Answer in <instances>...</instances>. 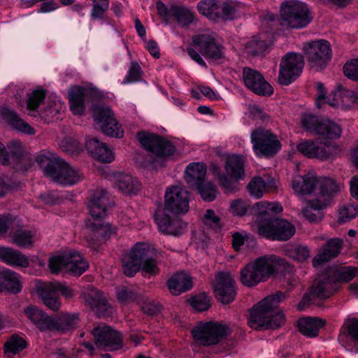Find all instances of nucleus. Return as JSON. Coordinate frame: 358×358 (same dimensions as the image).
Listing matches in <instances>:
<instances>
[{
    "instance_id": "1",
    "label": "nucleus",
    "mask_w": 358,
    "mask_h": 358,
    "mask_svg": "<svg viewBox=\"0 0 358 358\" xmlns=\"http://www.w3.org/2000/svg\"><path fill=\"white\" fill-rule=\"evenodd\" d=\"M285 299L281 292L262 299L250 311L248 324L253 329H275L284 322V315L278 309L279 303Z\"/></svg>"
},
{
    "instance_id": "2",
    "label": "nucleus",
    "mask_w": 358,
    "mask_h": 358,
    "mask_svg": "<svg viewBox=\"0 0 358 358\" xmlns=\"http://www.w3.org/2000/svg\"><path fill=\"white\" fill-rule=\"evenodd\" d=\"M36 162L45 176L59 184L73 185L83 179V175L79 170L55 155H46L41 153L36 157Z\"/></svg>"
},
{
    "instance_id": "3",
    "label": "nucleus",
    "mask_w": 358,
    "mask_h": 358,
    "mask_svg": "<svg viewBox=\"0 0 358 358\" xmlns=\"http://www.w3.org/2000/svg\"><path fill=\"white\" fill-rule=\"evenodd\" d=\"M150 248L145 243H136L127 254L122 256L124 273L133 277L141 268L145 276L150 277L158 273L159 268L155 260L149 257Z\"/></svg>"
},
{
    "instance_id": "4",
    "label": "nucleus",
    "mask_w": 358,
    "mask_h": 358,
    "mask_svg": "<svg viewBox=\"0 0 358 358\" xmlns=\"http://www.w3.org/2000/svg\"><path fill=\"white\" fill-rule=\"evenodd\" d=\"M281 264H284V261L275 255L260 257L241 269L240 280L245 286H256L267 280Z\"/></svg>"
},
{
    "instance_id": "5",
    "label": "nucleus",
    "mask_w": 358,
    "mask_h": 358,
    "mask_svg": "<svg viewBox=\"0 0 358 358\" xmlns=\"http://www.w3.org/2000/svg\"><path fill=\"white\" fill-rule=\"evenodd\" d=\"M45 92L43 90H33L28 94L27 108L29 115L36 117L38 115L46 122H53L57 120L58 115L65 109V105L61 99L57 96L48 97L43 103L38 112L37 108L42 101L45 99Z\"/></svg>"
},
{
    "instance_id": "6",
    "label": "nucleus",
    "mask_w": 358,
    "mask_h": 358,
    "mask_svg": "<svg viewBox=\"0 0 358 358\" xmlns=\"http://www.w3.org/2000/svg\"><path fill=\"white\" fill-rule=\"evenodd\" d=\"M110 204L108 192L103 189H96L88 203L90 213L94 222L90 221L88 227L94 232V236L105 238L110 234V225L101 220L106 215L107 207Z\"/></svg>"
},
{
    "instance_id": "7",
    "label": "nucleus",
    "mask_w": 358,
    "mask_h": 358,
    "mask_svg": "<svg viewBox=\"0 0 358 358\" xmlns=\"http://www.w3.org/2000/svg\"><path fill=\"white\" fill-rule=\"evenodd\" d=\"M312 20L310 8L305 3L291 0L281 4L279 23L282 27L302 29L308 26Z\"/></svg>"
},
{
    "instance_id": "8",
    "label": "nucleus",
    "mask_w": 358,
    "mask_h": 358,
    "mask_svg": "<svg viewBox=\"0 0 358 358\" xmlns=\"http://www.w3.org/2000/svg\"><path fill=\"white\" fill-rule=\"evenodd\" d=\"M194 48H188L189 57L198 64L206 67V62L200 53L207 59L218 60L224 57L223 46L215 41V38L208 34H198L192 38Z\"/></svg>"
},
{
    "instance_id": "9",
    "label": "nucleus",
    "mask_w": 358,
    "mask_h": 358,
    "mask_svg": "<svg viewBox=\"0 0 358 358\" xmlns=\"http://www.w3.org/2000/svg\"><path fill=\"white\" fill-rule=\"evenodd\" d=\"M198 345L211 346L218 344L230 334L229 327L219 322H200L191 331Z\"/></svg>"
},
{
    "instance_id": "10",
    "label": "nucleus",
    "mask_w": 358,
    "mask_h": 358,
    "mask_svg": "<svg viewBox=\"0 0 358 358\" xmlns=\"http://www.w3.org/2000/svg\"><path fill=\"white\" fill-rule=\"evenodd\" d=\"M295 231V227L285 220L269 218L257 224L259 236L271 241H287L294 235Z\"/></svg>"
},
{
    "instance_id": "11",
    "label": "nucleus",
    "mask_w": 358,
    "mask_h": 358,
    "mask_svg": "<svg viewBox=\"0 0 358 358\" xmlns=\"http://www.w3.org/2000/svg\"><path fill=\"white\" fill-rule=\"evenodd\" d=\"M250 138L254 152L258 157H272L281 148L277 136L262 127L253 130Z\"/></svg>"
},
{
    "instance_id": "12",
    "label": "nucleus",
    "mask_w": 358,
    "mask_h": 358,
    "mask_svg": "<svg viewBox=\"0 0 358 358\" xmlns=\"http://www.w3.org/2000/svg\"><path fill=\"white\" fill-rule=\"evenodd\" d=\"M189 192L182 186L172 185L164 194V210L173 215L185 213L189 210Z\"/></svg>"
},
{
    "instance_id": "13",
    "label": "nucleus",
    "mask_w": 358,
    "mask_h": 358,
    "mask_svg": "<svg viewBox=\"0 0 358 358\" xmlns=\"http://www.w3.org/2000/svg\"><path fill=\"white\" fill-rule=\"evenodd\" d=\"M94 122L99 126L103 133L116 138L123 136V130L114 117L112 110L105 106L94 105L92 108Z\"/></svg>"
},
{
    "instance_id": "14",
    "label": "nucleus",
    "mask_w": 358,
    "mask_h": 358,
    "mask_svg": "<svg viewBox=\"0 0 358 358\" xmlns=\"http://www.w3.org/2000/svg\"><path fill=\"white\" fill-rule=\"evenodd\" d=\"M301 55L289 52L284 56L280 64L278 82L282 85H289L301 73L303 68Z\"/></svg>"
},
{
    "instance_id": "15",
    "label": "nucleus",
    "mask_w": 358,
    "mask_h": 358,
    "mask_svg": "<svg viewBox=\"0 0 358 358\" xmlns=\"http://www.w3.org/2000/svg\"><path fill=\"white\" fill-rule=\"evenodd\" d=\"M136 138L145 150L157 157L170 156L176 151L172 143L150 132H138Z\"/></svg>"
},
{
    "instance_id": "16",
    "label": "nucleus",
    "mask_w": 358,
    "mask_h": 358,
    "mask_svg": "<svg viewBox=\"0 0 358 358\" xmlns=\"http://www.w3.org/2000/svg\"><path fill=\"white\" fill-rule=\"evenodd\" d=\"M308 62L311 68L320 71L326 67L331 57V50L327 41H313L305 47Z\"/></svg>"
},
{
    "instance_id": "17",
    "label": "nucleus",
    "mask_w": 358,
    "mask_h": 358,
    "mask_svg": "<svg viewBox=\"0 0 358 358\" xmlns=\"http://www.w3.org/2000/svg\"><path fill=\"white\" fill-rule=\"evenodd\" d=\"M92 334L95 338L96 347L100 349L114 351L122 346L120 334L108 326L99 324L93 329Z\"/></svg>"
},
{
    "instance_id": "18",
    "label": "nucleus",
    "mask_w": 358,
    "mask_h": 358,
    "mask_svg": "<svg viewBox=\"0 0 358 358\" xmlns=\"http://www.w3.org/2000/svg\"><path fill=\"white\" fill-rule=\"evenodd\" d=\"M217 299L224 304L234 301L236 296L234 280L229 272L217 273L213 282Z\"/></svg>"
},
{
    "instance_id": "19",
    "label": "nucleus",
    "mask_w": 358,
    "mask_h": 358,
    "mask_svg": "<svg viewBox=\"0 0 358 358\" xmlns=\"http://www.w3.org/2000/svg\"><path fill=\"white\" fill-rule=\"evenodd\" d=\"M242 78L245 85L254 93L261 96H270L273 93L271 85L257 71L249 67H244Z\"/></svg>"
},
{
    "instance_id": "20",
    "label": "nucleus",
    "mask_w": 358,
    "mask_h": 358,
    "mask_svg": "<svg viewBox=\"0 0 358 358\" xmlns=\"http://www.w3.org/2000/svg\"><path fill=\"white\" fill-rule=\"evenodd\" d=\"M82 296L85 303L91 307L98 317H106L111 313V308L106 296L99 289L88 285Z\"/></svg>"
},
{
    "instance_id": "21",
    "label": "nucleus",
    "mask_w": 358,
    "mask_h": 358,
    "mask_svg": "<svg viewBox=\"0 0 358 358\" xmlns=\"http://www.w3.org/2000/svg\"><path fill=\"white\" fill-rule=\"evenodd\" d=\"M36 291L43 303L52 311H58L62 307V301L53 282L40 283Z\"/></svg>"
},
{
    "instance_id": "22",
    "label": "nucleus",
    "mask_w": 358,
    "mask_h": 358,
    "mask_svg": "<svg viewBox=\"0 0 358 358\" xmlns=\"http://www.w3.org/2000/svg\"><path fill=\"white\" fill-rule=\"evenodd\" d=\"M169 213L157 212L155 215V220L161 232L166 234L178 236L182 234L186 224L179 218L174 217H171Z\"/></svg>"
},
{
    "instance_id": "23",
    "label": "nucleus",
    "mask_w": 358,
    "mask_h": 358,
    "mask_svg": "<svg viewBox=\"0 0 358 358\" xmlns=\"http://www.w3.org/2000/svg\"><path fill=\"white\" fill-rule=\"evenodd\" d=\"M297 150L310 158L327 159L331 155V148L319 141L305 140L297 145Z\"/></svg>"
},
{
    "instance_id": "24",
    "label": "nucleus",
    "mask_w": 358,
    "mask_h": 358,
    "mask_svg": "<svg viewBox=\"0 0 358 358\" xmlns=\"http://www.w3.org/2000/svg\"><path fill=\"white\" fill-rule=\"evenodd\" d=\"M342 245L343 242L339 238L329 239L313 259V266L314 267L322 266L337 257L341 252Z\"/></svg>"
},
{
    "instance_id": "25",
    "label": "nucleus",
    "mask_w": 358,
    "mask_h": 358,
    "mask_svg": "<svg viewBox=\"0 0 358 358\" xmlns=\"http://www.w3.org/2000/svg\"><path fill=\"white\" fill-rule=\"evenodd\" d=\"M0 117L13 129L27 135H34L35 129L22 119L10 107L0 108Z\"/></svg>"
},
{
    "instance_id": "26",
    "label": "nucleus",
    "mask_w": 358,
    "mask_h": 358,
    "mask_svg": "<svg viewBox=\"0 0 358 358\" xmlns=\"http://www.w3.org/2000/svg\"><path fill=\"white\" fill-rule=\"evenodd\" d=\"M86 148L92 157L101 162L110 163L114 159V154L106 143L96 138H89L86 141Z\"/></svg>"
},
{
    "instance_id": "27",
    "label": "nucleus",
    "mask_w": 358,
    "mask_h": 358,
    "mask_svg": "<svg viewBox=\"0 0 358 358\" xmlns=\"http://www.w3.org/2000/svg\"><path fill=\"white\" fill-rule=\"evenodd\" d=\"M90 92L80 87L73 88L69 94L70 108L74 115L83 114L85 103L88 100Z\"/></svg>"
},
{
    "instance_id": "28",
    "label": "nucleus",
    "mask_w": 358,
    "mask_h": 358,
    "mask_svg": "<svg viewBox=\"0 0 358 358\" xmlns=\"http://www.w3.org/2000/svg\"><path fill=\"white\" fill-rule=\"evenodd\" d=\"M167 285L173 295H180L192 287V278L185 272L173 274L168 280Z\"/></svg>"
},
{
    "instance_id": "29",
    "label": "nucleus",
    "mask_w": 358,
    "mask_h": 358,
    "mask_svg": "<svg viewBox=\"0 0 358 358\" xmlns=\"http://www.w3.org/2000/svg\"><path fill=\"white\" fill-rule=\"evenodd\" d=\"M115 184L119 191L127 195L135 194L141 188L137 178L124 173H118L115 176Z\"/></svg>"
},
{
    "instance_id": "30",
    "label": "nucleus",
    "mask_w": 358,
    "mask_h": 358,
    "mask_svg": "<svg viewBox=\"0 0 358 358\" xmlns=\"http://www.w3.org/2000/svg\"><path fill=\"white\" fill-rule=\"evenodd\" d=\"M337 289V285L332 278L325 277L313 282L310 293L319 299H326L331 296Z\"/></svg>"
},
{
    "instance_id": "31",
    "label": "nucleus",
    "mask_w": 358,
    "mask_h": 358,
    "mask_svg": "<svg viewBox=\"0 0 358 358\" xmlns=\"http://www.w3.org/2000/svg\"><path fill=\"white\" fill-rule=\"evenodd\" d=\"M0 260L10 266L24 268L29 266V260L24 255L10 248L0 247Z\"/></svg>"
},
{
    "instance_id": "32",
    "label": "nucleus",
    "mask_w": 358,
    "mask_h": 358,
    "mask_svg": "<svg viewBox=\"0 0 358 358\" xmlns=\"http://www.w3.org/2000/svg\"><path fill=\"white\" fill-rule=\"evenodd\" d=\"M24 313L41 331L50 329L52 325V317L48 316L42 310L31 306L24 310Z\"/></svg>"
},
{
    "instance_id": "33",
    "label": "nucleus",
    "mask_w": 358,
    "mask_h": 358,
    "mask_svg": "<svg viewBox=\"0 0 358 358\" xmlns=\"http://www.w3.org/2000/svg\"><path fill=\"white\" fill-rule=\"evenodd\" d=\"M317 179L312 173H308L303 176H297L292 180V188L299 194H310L316 188Z\"/></svg>"
},
{
    "instance_id": "34",
    "label": "nucleus",
    "mask_w": 358,
    "mask_h": 358,
    "mask_svg": "<svg viewBox=\"0 0 358 358\" xmlns=\"http://www.w3.org/2000/svg\"><path fill=\"white\" fill-rule=\"evenodd\" d=\"M325 324V321L319 317H307L298 321L299 331L304 336L313 338L318 335L319 330Z\"/></svg>"
},
{
    "instance_id": "35",
    "label": "nucleus",
    "mask_w": 358,
    "mask_h": 358,
    "mask_svg": "<svg viewBox=\"0 0 358 358\" xmlns=\"http://www.w3.org/2000/svg\"><path fill=\"white\" fill-rule=\"evenodd\" d=\"M207 169L203 163L189 164L185 170V179L190 186H196L204 181Z\"/></svg>"
},
{
    "instance_id": "36",
    "label": "nucleus",
    "mask_w": 358,
    "mask_h": 358,
    "mask_svg": "<svg viewBox=\"0 0 358 358\" xmlns=\"http://www.w3.org/2000/svg\"><path fill=\"white\" fill-rule=\"evenodd\" d=\"M225 171L228 176L236 180L244 177V159L241 155H231L226 158Z\"/></svg>"
},
{
    "instance_id": "37",
    "label": "nucleus",
    "mask_w": 358,
    "mask_h": 358,
    "mask_svg": "<svg viewBox=\"0 0 358 358\" xmlns=\"http://www.w3.org/2000/svg\"><path fill=\"white\" fill-rule=\"evenodd\" d=\"M67 272L74 275H82L89 264L84 257L76 251L66 252Z\"/></svg>"
},
{
    "instance_id": "38",
    "label": "nucleus",
    "mask_w": 358,
    "mask_h": 358,
    "mask_svg": "<svg viewBox=\"0 0 358 358\" xmlns=\"http://www.w3.org/2000/svg\"><path fill=\"white\" fill-rule=\"evenodd\" d=\"M346 331H342L338 336L339 343L344 347L350 346L358 342V318L348 320L344 324Z\"/></svg>"
},
{
    "instance_id": "39",
    "label": "nucleus",
    "mask_w": 358,
    "mask_h": 358,
    "mask_svg": "<svg viewBox=\"0 0 358 358\" xmlns=\"http://www.w3.org/2000/svg\"><path fill=\"white\" fill-rule=\"evenodd\" d=\"M3 290L15 294L20 292L19 275L15 272L9 269L0 271V292Z\"/></svg>"
},
{
    "instance_id": "40",
    "label": "nucleus",
    "mask_w": 358,
    "mask_h": 358,
    "mask_svg": "<svg viewBox=\"0 0 358 358\" xmlns=\"http://www.w3.org/2000/svg\"><path fill=\"white\" fill-rule=\"evenodd\" d=\"M327 206V200L318 199L308 201V206L302 211L303 216L310 222H316L322 220V210Z\"/></svg>"
},
{
    "instance_id": "41",
    "label": "nucleus",
    "mask_w": 358,
    "mask_h": 358,
    "mask_svg": "<svg viewBox=\"0 0 358 358\" xmlns=\"http://www.w3.org/2000/svg\"><path fill=\"white\" fill-rule=\"evenodd\" d=\"M341 133V126L329 119L320 120L316 129V134L329 139H337Z\"/></svg>"
},
{
    "instance_id": "42",
    "label": "nucleus",
    "mask_w": 358,
    "mask_h": 358,
    "mask_svg": "<svg viewBox=\"0 0 358 358\" xmlns=\"http://www.w3.org/2000/svg\"><path fill=\"white\" fill-rule=\"evenodd\" d=\"M169 13L170 15L173 16L182 27H189L195 19L192 10L182 6H171L169 8Z\"/></svg>"
},
{
    "instance_id": "43",
    "label": "nucleus",
    "mask_w": 358,
    "mask_h": 358,
    "mask_svg": "<svg viewBox=\"0 0 358 358\" xmlns=\"http://www.w3.org/2000/svg\"><path fill=\"white\" fill-rule=\"evenodd\" d=\"M78 315L68 313L59 315L57 318L52 317V325L50 330L66 331L74 329L78 322Z\"/></svg>"
},
{
    "instance_id": "44",
    "label": "nucleus",
    "mask_w": 358,
    "mask_h": 358,
    "mask_svg": "<svg viewBox=\"0 0 358 358\" xmlns=\"http://www.w3.org/2000/svg\"><path fill=\"white\" fill-rule=\"evenodd\" d=\"M317 187L319 189L320 198L319 199H327L331 194L341 191L342 185L336 182L332 179L327 178H321L317 180Z\"/></svg>"
},
{
    "instance_id": "45",
    "label": "nucleus",
    "mask_w": 358,
    "mask_h": 358,
    "mask_svg": "<svg viewBox=\"0 0 358 358\" xmlns=\"http://www.w3.org/2000/svg\"><path fill=\"white\" fill-rule=\"evenodd\" d=\"M7 146L10 155L8 153L10 162L6 165L18 166V164L23 163L26 161L24 150L20 141L15 140L12 141Z\"/></svg>"
},
{
    "instance_id": "46",
    "label": "nucleus",
    "mask_w": 358,
    "mask_h": 358,
    "mask_svg": "<svg viewBox=\"0 0 358 358\" xmlns=\"http://www.w3.org/2000/svg\"><path fill=\"white\" fill-rule=\"evenodd\" d=\"M220 3L217 0H201L197 3V9L203 15L215 20L219 13Z\"/></svg>"
},
{
    "instance_id": "47",
    "label": "nucleus",
    "mask_w": 358,
    "mask_h": 358,
    "mask_svg": "<svg viewBox=\"0 0 358 358\" xmlns=\"http://www.w3.org/2000/svg\"><path fill=\"white\" fill-rule=\"evenodd\" d=\"M26 347L25 341L17 335H13L4 345V353L8 357L17 354Z\"/></svg>"
},
{
    "instance_id": "48",
    "label": "nucleus",
    "mask_w": 358,
    "mask_h": 358,
    "mask_svg": "<svg viewBox=\"0 0 358 358\" xmlns=\"http://www.w3.org/2000/svg\"><path fill=\"white\" fill-rule=\"evenodd\" d=\"M268 186H269V182H266L261 177L256 176L249 182L247 189L251 196L259 199L262 197Z\"/></svg>"
},
{
    "instance_id": "49",
    "label": "nucleus",
    "mask_w": 358,
    "mask_h": 358,
    "mask_svg": "<svg viewBox=\"0 0 358 358\" xmlns=\"http://www.w3.org/2000/svg\"><path fill=\"white\" fill-rule=\"evenodd\" d=\"M358 216V206L353 203H347L340 207L338 211V222H347Z\"/></svg>"
},
{
    "instance_id": "50",
    "label": "nucleus",
    "mask_w": 358,
    "mask_h": 358,
    "mask_svg": "<svg viewBox=\"0 0 358 358\" xmlns=\"http://www.w3.org/2000/svg\"><path fill=\"white\" fill-rule=\"evenodd\" d=\"M310 250L305 245H296L289 247L286 250L287 255L293 260L303 262L310 257Z\"/></svg>"
},
{
    "instance_id": "51",
    "label": "nucleus",
    "mask_w": 358,
    "mask_h": 358,
    "mask_svg": "<svg viewBox=\"0 0 358 358\" xmlns=\"http://www.w3.org/2000/svg\"><path fill=\"white\" fill-rule=\"evenodd\" d=\"M358 274V268L353 266H345L338 269L332 277L334 282H348L352 280Z\"/></svg>"
},
{
    "instance_id": "52",
    "label": "nucleus",
    "mask_w": 358,
    "mask_h": 358,
    "mask_svg": "<svg viewBox=\"0 0 358 358\" xmlns=\"http://www.w3.org/2000/svg\"><path fill=\"white\" fill-rule=\"evenodd\" d=\"M199 194L201 198L206 201H213L217 193V189L215 185L210 182L203 181L196 186Z\"/></svg>"
},
{
    "instance_id": "53",
    "label": "nucleus",
    "mask_w": 358,
    "mask_h": 358,
    "mask_svg": "<svg viewBox=\"0 0 358 358\" xmlns=\"http://www.w3.org/2000/svg\"><path fill=\"white\" fill-rule=\"evenodd\" d=\"M267 48V43L260 36L253 37L248 41L245 47V52L252 55H257L264 52Z\"/></svg>"
},
{
    "instance_id": "54",
    "label": "nucleus",
    "mask_w": 358,
    "mask_h": 358,
    "mask_svg": "<svg viewBox=\"0 0 358 358\" xmlns=\"http://www.w3.org/2000/svg\"><path fill=\"white\" fill-rule=\"evenodd\" d=\"M48 267L52 273H58L62 270L67 271L66 252L49 258Z\"/></svg>"
},
{
    "instance_id": "55",
    "label": "nucleus",
    "mask_w": 358,
    "mask_h": 358,
    "mask_svg": "<svg viewBox=\"0 0 358 358\" xmlns=\"http://www.w3.org/2000/svg\"><path fill=\"white\" fill-rule=\"evenodd\" d=\"M35 233L31 231H19L13 237V242L20 247H29L34 242Z\"/></svg>"
},
{
    "instance_id": "56",
    "label": "nucleus",
    "mask_w": 358,
    "mask_h": 358,
    "mask_svg": "<svg viewBox=\"0 0 358 358\" xmlns=\"http://www.w3.org/2000/svg\"><path fill=\"white\" fill-rule=\"evenodd\" d=\"M190 304L197 311L202 312L208 310L210 306V298L202 293L192 297Z\"/></svg>"
},
{
    "instance_id": "57",
    "label": "nucleus",
    "mask_w": 358,
    "mask_h": 358,
    "mask_svg": "<svg viewBox=\"0 0 358 358\" xmlns=\"http://www.w3.org/2000/svg\"><path fill=\"white\" fill-rule=\"evenodd\" d=\"M236 15V9L232 3L228 1L220 2L217 18L220 17L225 20H233Z\"/></svg>"
},
{
    "instance_id": "58",
    "label": "nucleus",
    "mask_w": 358,
    "mask_h": 358,
    "mask_svg": "<svg viewBox=\"0 0 358 358\" xmlns=\"http://www.w3.org/2000/svg\"><path fill=\"white\" fill-rule=\"evenodd\" d=\"M92 6L91 17L94 20L101 19L109 7V1L93 0Z\"/></svg>"
},
{
    "instance_id": "59",
    "label": "nucleus",
    "mask_w": 358,
    "mask_h": 358,
    "mask_svg": "<svg viewBox=\"0 0 358 358\" xmlns=\"http://www.w3.org/2000/svg\"><path fill=\"white\" fill-rule=\"evenodd\" d=\"M141 73V69L139 64L137 62L132 61L122 83L127 84L140 80Z\"/></svg>"
},
{
    "instance_id": "60",
    "label": "nucleus",
    "mask_w": 358,
    "mask_h": 358,
    "mask_svg": "<svg viewBox=\"0 0 358 358\" xmlns=\"http://www.w3.org/2000/svg\"><path fill=\"white\" fill-rule=\"evenodd\" d=\"M249 208L250 205L248 201L236 199L231 202L230 211L234 215L243 216L246 215Z\"/></svg>"
},
{
    "instance_id": "61",
    "label": "nucleus",
    "mask_w": 358,
    "mask_h": 358,
    "mask_svg": "<svg viewBox=\"0 0 358 358\" xmlns=\"http://www.w3.org/2000/svg\"><path fill=\"white\" fill-rule=\"evenodd\" d=\"M347 94H348V91L345 90L342 91L336 90L332 92L327 96H326V99L323 101V103H327L334 107L338 106L341 102H344L343 99Z\"/></svg>"
},
{
    "instance_id": "62",
    "label": "nucleus",
    "mask_w": 358,
    "mask_h": 358,
    "mask_svg": "<svg viewBox=\"0 0 358 358\" xmlns=\"http://www.w3.org/2000/svg\"><path fill=\"white\" fill-rule=\"evenodd\" d=\"M343 73L349 79L358 80V59H352L343 66Z\"/></svg>"
},
{
    "instance_id": "63",
    "label": "nucleus",
    "mask_w": 358,
    "mask_h": 358,
    "mask_svg": "<svg viewBox=\"0 0 358 358\" xmlns=\"http://www.w3.org/2000/svg\"><path fill=\"white\" fill-rule=\"evenodd\" d=\"M203 222L209 227L217 229L221 227L220 217L211 209H208L203 216Z\"/></svg>"
},
{
    "instance_id": "64",
    "label": "nucleus",
    "mask_w": 358,
    "mask_h": 358,
    "mask_svg": "<svg viewBox=\"0 0 358 358\" xmlns=\"http://www.w3.org/2000/svg\"><path fill=\"white\" fill-rule=\"evenodd\" d=\"M117 297L122 303H129L135 299L134 292L125 287H120L117 291Z\"/></svg>"
}]
</instances>
